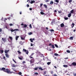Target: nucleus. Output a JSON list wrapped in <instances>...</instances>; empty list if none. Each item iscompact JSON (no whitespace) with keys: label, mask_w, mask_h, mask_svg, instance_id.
Wrapping results in <instances>:
<instances>
[{"label":"nucleus","mask_w":76,"mask_h":76,"mask_svg":"<svg viewBox=\"0 0 76 76\" xmlns=\"http://www.w3.org/2000/svg\"><path fill=\"white\" fill-rule=\"evenodd\" d=\"M66 52L68 53H70V51L69 50H66Z\"/></svg>","instance_id":"nucleus-29"},{"label":"nucleus","mask_w":76,"mask_h":76,"mask_svg":"<svg viewBox=\"0 0 76 76\" xmlns=\"http://www.w3.org/2000/svg\"><path fill=\"white\" fill-rule=\"evenodd\" d=\"M0 52H1V53H3L4 50H0Z\"/></svg>","instance_id":"nucleus-21"},{"label":"nucleus","mask_w":76,"mask_h":76,"mask_svg":"<svg viewBox=\"0 0 76 76\" xmlns=\"http://www.w3.org/2000/svg\"><path fill=\"white\" fill-rule=\"evenodd\" d=\"M51 62H48L47 63V64H48V65H50V64H51Z\"/></svg>","instance_id":"nucleus-25"},{"label":"nucleus","mask_w":76,"mask_h":76,"mask_svg":"<svg viewBox=\"0 0 76 76\" xmlns=\"http://www.w3.org/2000/svg\"><path fill=\"white\" fill-rule=\"evenodd\" d=\"M72 25L73 26L72 27V28H73V27H74V25H75V23H72Z\"/></svg>","instance_id":"nucleus-30"},{"label":"nucleus","mask_w":76,"mask_h":76,"mask_svg":"<svg viewBox=\"0 0 76 76\" xmlns=\"http://www.w3.org/2000/svg\"><path fill=\"white\" fill-rule=\"evenodd\" d=\"M26 63V62H25V61H23V64H24L25 63Z\"/></svg>","instance_id":"nucleus-59"},{"label":"nucleus","mask_w":76,"mask_h":76,"mask_svg":"<svg viewBox=\"0 0 76 76\" xmlns=\"http://www.w3.org/2000/svg\"><path fill=\"white\" fill-rule=\"evenodd\" d=\"M50 31L51 32H54V30H53V29H50Z\"/></svg>","instance_id":"nucleus-45"},{"label":"nucleus","mask_w":76,"mask_h":76,"mask_svg":"<svg viewBox=\"0 0 76 76\" xmlns=\"http://www.w3.org/2000/svg\"><path fill=\"white\" fill-rule=\"evenodd\" d=\"M51 47L52 48H55V47H54V45H52Z\"/></svg>","instance_id":"nucleus-37"},{"label":"nucleus","mask_w":76,"mask_h":76,"mask_svg":"<svg viewBox=\"0 0 76 76\" xmlns=\"http://www.w3.org/2000/svg\"><path fill=\"white\" fill-rule=\"evenodd\" d=\"M69 39H72V40H73V37H70V38H69Z\"/></svg>","instance_id":"nucleus-35"},{"label":"nucleus","mask_w":76,"mask_h":76,"mask_svg":"<svg viewBox=\"0 0 76 76\" xmlns=\"http://www.w3.org/2000/svg\"><path fill=\"white\" fill-rule=\"evenodd\" d=\"M71 16H72V14H71V13H69V14L68 16V18H70Z\"/></svg>","instance_id":"nucleus-10"},{"label":"nucleus","mask_w":76,"mask_h":76,"mask_svg":"<svg viewBox=\"0 0 76 76\" xmlns=\"http://www.w3.org/2000/svg\"><path fill=\"white\" fill-rule=\"evenodd\" d=\"M10 18L9 17V18H7V19H8L9 20H10Z\"/></svg>","instance_id":"nucleus-64"},{"label":"nucleus","mask_w":76,"mask_h":76,"mask_svg":"<svg viewBox=\"0 0 76 76\" xmlns=\"http://www.w3.org/2000/svg\"><path fill=\"white\" fill-rule=\"evenodd\" d=\"M31 64H32V63H33L34 62V59L33 58V59H31L30 61Z\"/></svg>","instance_id":"nucleus-5"},{"label":"nucleus","mask_w":76,"mask_h":76,"mask_svg":"<svg viewBox=\"0 0 76 76\" xmlns=\"http://www.w3.org/2000/svg\"><path fill=\"white\" fill-rule=\"evenodd\" d=\"M30 40L31 41V42H33V40H32V39H30Z\"/></svg>","instance_id":"nucleus-34"},{"label":"nucleus","mask_w":76,"mask_h":76,"mask_svg":"<svg viewBox=\"0 0 76 76\" xmlns=\"http://www.w3.org/2000/svg\"><path fill=\"white\" fill-rule=\"evenodd\" d=\"M18 53H19V54H21V52H20V51L18 50Z\"/></svg>","instance_id":"nucleus-46"},{"label":"nucleus","mask_w":76,"mask_h":76,"mask_svg":"<svg viewBox=\"0 0 76 76\" xmlns=\"http://www.w3.org/2000/svg\"><path fill=\"white\" fill-rule=\"evenodd\" d=\"M64 19L65 20H68V19H69V18L68 17H65Z\"/></svg>","instance_id":"nucleus-26"},{"label":"nucleus","mask_w":76,"mask_h":76,"mask_svg":"<svg viewBox=\"0 0 76 76\" xmlns=\"http://www.w3.org/2000/svg\"><path fill=\"white\" fill-rule=\"evenodd\" d=\"M6 57H7V58H9V55H8L7 54H5Z\"/></svg>","instance_id":"nucleus-9"},{"label":"nucleus","mask_w":76,"mask_h":76,"mask_svg":"<svg viewBox=\"0 0 76 76\" xmlns=\"http://www.w3.org/2000/svg\"><path fill=\"white\" fill-rule=\"evenodd\" d=\"M29 58H30L31 59L33 58V57H32V56H30L29 57Z\"/></svg>","instance_id":"nucleus-55"},{"label":"nucleus","mask_w":76,"mask_h":76,"mask_svg":"<svg viewBox=\"0 0 76 76\" xmlns=\"http://www.w3.org/2000/svg\"><path fill=\"white\" fill-rule=\"evenodd\" d=\"M35 1L34 0L31 1L30 2L31 4H32L34 3H35Z\"/></svg>","instance_id":"nucleus-11"},{"label":"nucleus","mask_w":76,"mask_h":76,"mask_svg":"<svg viewBox=\"0 0 76 76\" xmlns=\"http://www.w3.org/2000/svg\"><path fill=\"white\" fill-rule=\"evenodd\" d=\"M73 76H76V73H73Z\"/></svg>","instance_id":"nucleus-41"},{"label":"nucleus","mask_w":76,"mask_h":76,"mask_svg":"<svg viewBox=\"0 0 76 76\" xmlns=\"http://www.w3.org/2000/svg\"><path fill=\"white\" fill-rule=\"evenodd\" d=\"M54 55L56 56H58V55L57 53H54Z\"/></svg>","instance_id":"nucleus-32"},{"label":"nucleus","mask_w":76,"mask_h":76,"mask_svg":"<svg viewBox=\"0 0 76 76\" xmlns=\"http://www.w3.org/2000/svg\"><path fill=\"white\" fill-rule=\"evenodd\" d=\"M47 50H48V51H51V49H50V48H47Z\"/></svg>","instance_id":"nucleus-13"},{"label":"nucleus","mask_w":76,"mask_h":76,"mask_svg":"<svg viewBox=\"0 0 76 76\" xmlns=\"http://www.w3.org/2000/svg\"><path fill=\"white\" fill-rule=\"evenodd\" d=\"M64 67H67L68 66L67 65H64L63 66Z\"/></svg>","instance_id":"nucleus-18"},{"label":"nucleus","mask_w":76,"mask_h":76,"mask_svg":"<svg viewBox=\"0 0 76 76\" xmlns=\"http://www.w3.org/2000/svg\"><path fill=\"white\" fill-rule=\"evenodd\" d=\"M48 1H49V0H46L45 1V2H46V3H47V2H48Z\"/></svg>","instance_id":"nucleus-53"},{"label":"nucleus","mask_w":76,"mask_h":76,"mask_svg":"<svg viewBox=\"0 0 76 76\" xmlns=\"http://www.w3.org/2000/svg\"><path fill=\"white\" fill-rule=\"evenodd\" d=\"M26 54H28V53H29V52H28V50H27L26 51Z\"/></svg>","instance_id":"nucleus-42"},{"label":"nucleus","mask_w":76,"mask_h":76,"mask_svg":"<svg viewBox=\"0 0 76 76\" xmlns=\"http://www.w3.org/2000/svg\"><path fill=\"white\" fill-rule=\"evenodd\" d=\"M38 67H36L34 68V70H38Z\"/></svg>","instance_id":"nucleus-33"},{"label":"nucleus","mask_w":76,"mask_h":76,"mask_svg":"<svg viewBox=\"0 0 76 76\" xmlns=\"http://www.w3.org/2000/svg\"><path fill=\"white\" fill-rule=\"evenodd\" d=\"M12 69L14 70V71H16V70H15V69L14 68H12Z\"/></svg>","instance_id":"nucleus-48"},{"label":"nucleus","mask_w":76,"mask_h":76,"mask_svg":"<svg viewBox=\"0 0 76 76\" xmlns=\"http://www.w3.org/2000/svg\"><path fill=\"white\" fill-rule=\"evenodd\" d=\"M51 45H52V44L51 43H50L49 44V46H51Z\"/></svg>","instance_id":"nucleus-50"},{"label":"nucleus","mask_w":76,"mask_h":76,"mask_svg":"<svg viewBox=\"0 0 76 76\" xmlns=\"http://www.w3.org/2000/svg\"><path fill=\"white\" fill-rule=\"evenodd\" d=\"M3 58L4 60H6V57L4 56L3 57Z\"/></svg>","instance_id":"nucleus-49"},{"label":"nucleus","mask_w":76,"mask_h":76,"mask_svg":"<svg viewBox=\"0 0 76 76\" xmlns=\"http://www.w3.org/2000/svg\"><path fill=\"white\" fill-rule=\"evenodd\" d=\"M44 7H45V8H47V5H46L45 4H44Z\"/></svg>","instance_id":"nucleus-38"},{"label":"nucleus","mask_w":76,"mask_h":76,"mask_svg":"<svg viewBox=\"0 0 76 76\" xmlns=\"http://www.w3.org/2000/svg\"><path fill=\"white\" fill-rule=\"evenodd\" d=\"M54 3V2H53V1H50V4H53Z\"/></svg>","instance_id":"nucleus-16"},{"label":"nucleus","mask_w":76,"mask_h":76,"mask_svg":"<svg viewBox=\"0 0 76 76\" xmlns=\"http://www.w3.org/2000/svg\"><path fill=\"white\" fill-rule=\"evenodd\" d=\"M2 39L3 42H6L7 40L6 39V38H2Z\"/></svg>","instance_id":"nucleus-3"},{"label":"nucleus","mask_w":76,"mask_h":76,"mask_svg":"<svg viewBox=\"0 0 76 76\" xmlns=\"http://www.w3.org/2000/svg\"><path fill=\"white\" fill-rule=\"evenodd\" d=\"M1 70H2L4 72H6V73H7L8 74H11V73H15L13 72H10V70H9V69H6L5 68L2 67V68H1L0 69Z\"/></svg>","instance_id":"nucleus-1"},{"label":"nucleus","mask_w":76,"mask_h":76,"mask_svg":"<svg viewBox=\"0 0 76 76\" xmlns=\"http://www.w3.org/2000/svg\"><path fill=\"white\" fill-rule=\"evenodd\" d=\"M18 58L20 60H23V56H20L19 57H18Z\"/></svg>","instance_id":"nucleus-4"},{"label":"nucleus","mask_w":76,"mask_h":76,"mask_svg":"<svg viewBox=\"0 0 76 76\" xmlns=\"http://www.w3.org/2000/svg\"><path fill=\"white\" fill-rule=\"evenodd\" d=\"M9 38L11 39V40H12V39H13L12 37H9Z\"/></svg>","instance_id":"nucleus-40"},{"label":"nucleus","mask_w":76,"mask_h":76,"mask_svg":"<svg viewBox=\"0 0 76 76\" xmlns=\"http://www.w3.org/2000/svg\"><path fill=\"white\" fill-rule=\"evenodd\" d=\"M9 51V50H4L5 53V54H7Z\"/></svg>","instance_id":"nucleus-7"},{"label":"nucleus","mask_w":76,"mask_h":76,"mask_svg":"<svg viewBox=\"0 0 76 76\" xmlns=\"http://www.w3.org/2000/svg\"><path fill=\"white\" fill-rule=\"evenodd\" d=\"M36 54H38L39 56H42V54H41V53L40 52H39L38 51H37L36 52Z\"/></svg>","instance_id":"nucleus-6"},{"label":"nucleus","mask_w":76,"mask_h":76,"mask_svg":"<svg viewBox=\"0 0 76 76\" xmlns=\"http://www.w3.org/2000/svg\"><path fill=\"white\" fill-rule=\"evenodd\" d=\"M40 13L41 15H45V13H44V12H41Z\"/></svg>","instance_id":"nucleus-14"},{"label":"nucleus","mask_w":76,"mask_h":76,"mask_svg":"<svg viewBox=\"0 0 76 76\" xmlns=\"http://www.w3.org/2000/svg\"><path fill=\"white\" fill-rule=\"evenodd\" d=\"M19 31V29H11L10 30V31H11V32H14V31Z\"/></svg>","instance_id":"nucleus-2"},{"label":"nucleus","mask_w":76,"mask_h":76,"mask_svg":"<svg viewBox=\"0 0 76 76\" xmlns=\"http://www.w3.org/2000/svg\"><path fill=\"white\" fill-rule=\"evenodd\" d=\"M39 69L41 70H43V69H42V68H41V67H39Z\"/></svg>","instance_id":"nucleus-28"},{"label":"nucleus","mask_w":76,"mask_h":76,"mask_svg":"<svg viewBox=\"0 0 76 76\" xmlns=\"http://www.w3.org/2000/svg\"><path fill=\"white\" fill-rule=\"evenodd\" d=\"M56 2V3H59V0H54Z\"/></svg>","instance_id":"nucleus-17"},{"label":"nucleus","mask_w":76,"mask_h":76,"mask_svg":"<svg viewBox=\"0 0 76 76\" xmlns=\"http://www.w3.org/2000/svg\"><path fill=\"white\" fill-rule=\"evenodd\" d=\"M0 32H2V29L0 28Z\"/></svg>","instance_id":"nucleus-60"},{"label":"nucleus","mask_w":76,"mask_h":76,"mask_svg":"<svg viewBox=\"0 0 76 76\" xmlns=\"http://www.w3.org/2000/svg\"><path fill=\"white\" fill-rule=\"evenodd\" d=\"M46 73H47V71H44V72L43 75H45Z\"/></svg>","instance_id":"nucleus-27"},{"label":"nucleus","mask_w":76,"mask_h":76,"mask_svg":"<svg viewBox=\"0 0 76 76\" xmlns=\"http://www.w3.org/2000/svg\"><path fill=\"white\" fill-rule=\"evenodd\" d=\"M19 36H17L16 37L15 39L16 41L18 40V38H19Z\"/></svg>","instance_id":"nucleus-19"},{"label":"nucleus","mask_w":76,"mask_h":76,"mask_svg":"<svg viewBox=\"0 0 76 76\" xmlns=\"http://www.w3.org/2000/svg\"><path fill=\"white\" fill-rule=\"evenodd\" d=\"M27 2H28V3H31V1L29 0H28Z\"/></svg>","instance_id":"nucleus-39"},{"label":"nucleus","mask_w":76,"mask_h":76,"mask_svg":"<svg viewBox=\"0 0 76 76\" xmlns=\"http://www.w3.org/2000/svg\"><path fill=\"white\" fill-rule=\"evenodd\" d=\"M64 26V25L63 23H62L61 24V28H63Z\"/></svg>","instance_id":"nucleus-8"},{"label":"nucleus","mask_w":76,"mask_h":76,"mask_svg":"<svg viewBox=\"0 0 76 76\" xmlns=\"http://www.w3.org/2000/svg\"><path fill=\"white\" fill-rule=\"evenodd\" d=\"M34 75H38V73L37 72L34 73Z\"/></svg>","instance_id":"nucleus-31"},{"label":"nucleus","mask_w":76,"mask_h":76,"mask_svg":"<svg viewBox=\"0 0 76 76\" xmlns=\"http://www.w3.org/2000/svg\"><path fill=\"white\" fill-rule=\"evenodd\" d=\"M26 6L27 7H29V5L28 4H27Z\"/></svg>","instance_id":"nucleus-51"},{"label":"nucleus","mask_w":76,"mask_h":76,"mask_svg":"<svg viewBox=\"0 0 76 76\" xmlns=\"http://www.w3.org/2000/svg\"><path fill=\"white\" fill-rule=\"evenodd\" d=\"M29 10H32V8H30Z\"/></svg>","instance_id":"nucleus-61"},{"label":"nucleus","mask_w":76,"mask_h":76,"mask_svg":"<svg viewBox=\"0 0 76 76\" xmlns=\"http://www.w3.org/2000/svg\"><path fill=\"white\" fill-rule=\"evenodd\" d=\"M71 2H72V0H69V3H71Z\"/></svg>","instance_id":"nucleus-52"},{"label":"nucleus","mask_w":76,"mask_h":76,"mask_svg":"<svg viewBox=\"0 0 76 76\" xmlns=\"http://www.w3.org/2000/svg\"><path fill=\"white\" fill-rule=\"evenodd\" d=\"M27 27V25L26 24H25L24 26V27L26 28Z\"/></svg>","instance_id":"nucleus-36"},{"label":"nucleus","mask_w":76,"mask_h":76,"mask_svg":"<svg viewBox=\"0 0 76 76\" xmlns=\"http://www.w3.org/2000/svg\"><path fill=\"white\" fill-rule=\"evenodd\" d=\"M23 51H24V52H26V49H23Z\"/></svg>","instance_id":"nucleus-47"},{"label":"nucleus","mask_w":76,"mask_h":76,"mask_svg":"<svg viewBox=\"0 0 76 76\" xmlns=\"http://www.w3.org/2000/svg\"><path fill=\"white\" fill-rule=\"evenodd\" d=\"M74 12V10H72L71 11H70V13H73V12Z\"/></svg>","instance_id":"nucleus-22"},{"label":"nucleus","mask_w":76,"mask_h":76,"mask_svg":"<svg viewBox=\"0 0 76 76\" xmlns=\"http://www.w3.org/2000/svg\"><path fill=\"white\" fill-rule=\"evenodd\" d=\"M18 75H22V72H19Z\"/></svg>","instance_id":"nucleus-24"},{"label":"nucleus","mask_w":76,"mask_h":76,"mask_svg":"<svg viewBox=\"0 0 76 76\" xmlns=\"http://www.w3.org/2000/svg\"><path fill=\"white\" fill-rule=\"evenodd\" d=\"M53 76H57V75H56V74H54V75H53Z\"/></svg>","instance_id":"nucleus-62"},{"label":"nucleus","mask_w":76,"mask_h":76,"mask_svg":"<svg viewBox=\"0 0 76 76\" xmlns=\"http://www.w3.org/2000/svg\"><path fill=\"white\" fill-rule=\"evenodd\" d=\"M12 67H16V66H15V64H12Z\"/></svg>","instance_id":"nucleus-15"},{"label":"nucleus","mask_w":76,"mask_h":76,"mask_svg":"<svg viewBox=\"0 0 76 76\" xmlns=\"http://www.w3.org/2000/svg\"><path fill=\"white\" fill-rule=\"evenodd\" d=\"M42 5H43V4H40V7H41L42 6Z\"/></svg>","instance_id":"nucleus-56"},{"label":"nucleus","mask_w":76,"mask_h":76,"mask_svg":"<svg viewBox=\"0 0 76 76\" xmlns=\"http://www.w3.org/2000/svg\"><path fill=\"white\" fill-rule=\"evenodd\" d=\"M24 25V24H23V23H22L21 24V26H23V25Z\"/></svg>","instance_id":"nucleus-63"},{"label":"nucleus","mask_w":76,"mask_h":76,"mask_svg":"<svg viewBox=\"0 0 76 76\" xmlns=\"http://www.w3.org/2000/svg\"><path fill=\"white\" fill-rule=\"evenodd\" d=\"M55 47H56V48H58V45H57L55 44Z\"/></svg>","instance_id":"nucleus-23"},{"label":"nucleus","mask_w":76,"mask_h":76,"mask_svg":"<svg viewBox=\"0 0 76 76\" xmlns=\"http://www.w3.org/2000/svg\"><path fill=\"white\" fill-rule=\"evenodd\" d=\"M72 65L73 66H76V63L75 62H74L72 64Z\"/></svg>","instance_id":"nucleus-12"},{"label":"nucleus","mask_w":76,"mask_h":76,"mask_svg":"<svg viewBox=\"0 0 76 76\" xmlns=\"http://www.w3.org/2000/svg\"><path fill=\"white\" fill-rule=\"evenodd\" d=\"M12 60H13L14 62V63H16V61L15 60H14V59H13Z\"/></svg>","instance_id":"nucleus-44"},{"label":"nucleus","mask_w":76,"mask_h":76,"mask_svg":"<svg viewBox=\"0 0 76 76\" xmlns=\"http://www.w3.org/2000/svg\"><path fill=\"white\" fill-rule=\"evenodd\" d=\"M10 26H13V24L12 23H10Z\"/></svg>","instance_id":"nucleus-58"},{"label":"nucleus","mask_w":76,"mask_h":76,"mask_svg":"<svg viewBox=\"0 0 76 76\" xmlns=\"http://www.w3.org/2000/svg\"><path fill=\"white\" fill-rule=\"evenodd\" d=\"M21 39H22V40H24V38H23L22 37H21Z\"/></svg>","instance_id":"nucleus-43"},{"label":"nucleus","mask_w":76,"mask_h":76,"mask_svg":"<svg viewBox=\"0 0 76 76\" xmlns=\"http://www.w3.org/2000/svg\"><path fill=\"white\" fill-rule=\"evenodd\" d=\"M28 34L29 35H31L32 34V32H30V33H28Z\"/></svg>","instance_id":"nucleus-20"},{"label":"nucleus","mask_w":76,"mask_h":76,"mask_svg":"<svg viewBox=\"0 0 76 76\" xmlns=\"http://www.w3.org/2000/svg\"><path fill=\"white\" fill-rule=\"evenodd\" d=\"M50 72L51 74H53V71H51Z\"/></svg>","instance_id":"nucleus-57"},{"label":"nucleus","mask_w":76,"mask_h":76,"mask_svg":"<svg viewBox=\"0 0 76 76\" xmlns=\"http://www.w3.org/2000/svg\"><path fill=\"white\" fill-rule=\"evenodd\" d=\"M29 27H30V28H32V26H31V24H30Z\"/></svg>","instance_id":"nucleus-54"}]
</instances>
